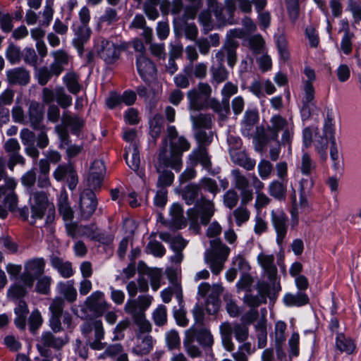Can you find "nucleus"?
Segmentation results:
<instances>
[{
  "instance_id": "obj_1",
  "label": "nucleus",
  "mask_w": 361,
  "mask_h": 361,
  "mask_svg": "<svg viewBox=\"0 0 361 361\" xmlns=\"http://www.w3.org/2000/svg\"><path fill=\"white\" fill-rule=\"evenodd\" d=\"M190 149V143L183 136H178L174 126L167 128V136L159 154V162L164 166H171L176 171L181 168V155Z\"/></svg>"
},
{
  "instance_id": "obj_2",
  "label": "nucleus",
  "mask_w": 361,
  "mask_h": 361,
  "mask_svg": "<svg viewBox=\"0 0 361 361\" xmlns=\"http://www.w3.org/2000/svg\"><path fill=\"white\" fill-rule=\"evenodd\" d=\"M334 123L332 118H326L323 127V135L315 137L314 145L318 153L322 159H326V150L328 147V142H331L330 158L331 168L336 175L341 176L344 171V163L342 155L338 152L334 136Z\"/></svg>"
},
{
  "instance_id": "obj_3",
  "label": "nucleus",
  "mask_w": 361,
  "mask_h": 361,
  "mask_svg": "<svg viewBox=\"0 0 361 361\" xmlns=\"http://www.w3.org/2000/svg\"><path fill=\"white\" fill-rule=\"evenodd\" d=\"M295 133V126L291 118H286L279 114L271 116L270 123L265 132V136L270 140L279 139L283 145H290Z\"/></svg>"
},
{
  "instance_id": "obj_4",
  "label": "nucleus",
  "mask_w": 361,
  "mask_h": 361,
  "mask_svg": "<svg viewBox=\"0 0 361 361\" xmlns=\"http://www.w3.org/2000/svg\"><path fill=\"white\" fill-rule=\"evenodd\" d=\"M94 47L101 59L107 63H113L119 58L121 51L128 48V44L126 42L98 38L95 41Z\"/></svg>"
},
{
  "instance_id": "obj_5",
  "label": "nucleus",
  "mask_w": 361,
  "mask_h": 361,
  "mask_svg": "<svg viewBox=\"0 0 361 361\" xmlns=\"http://www.w3.org/2000/svg\"><path fill=\"white\" fill-rule=\"evenodd\" d=\"M257 264L262 269L264 276L268 280L273 283V290L275 293H279L281 290V286L279 281H277V267L275 264V256L267 250H262L257 255Z\"/></svg>"
},
{
  "instance_id": "obj_6",
  "label": "nucleus",
  "mask_w": 361,
  "mask_h": 361,
  "mask_svg": "<svg viewBox=\"0 0 361 361\" xmlns=\"http://www.w3.org/2000/svg\"><path fill=\"white\" fill-rule=\"evenodd\" d=\"M214 204L212 201L204 198L196 202L195 206L188 210L189 220L194 225L200 220L202 224H207L214 214Z\"/></svg>"
},
{
  "instance_id": "obj_7",
  "label": "nucleus",
  "mask_w": 361,
  "mask_h": 361,
  "mask_svg": "<svg viewBox=\"0 0 361 361\" xmlns=\"http://www.w3.org/2000/svg\"><path fill=\"white\" fill-rule=\"evenodd\" d=\"M68 193L63 190L58 198V207L60 214L62 216L68 235H74L75 234V226L72 224L73 212L68 202Z\"/></svg>"
},
{
  "instance_id": "obj_8",
  "label": "nucleus",
  "mask_w": 361,
  "mask_h": 361,
  "mask_svg": "<svg viewBox=\"0 0 361 361\" xmlns=\"http://www.w3.org/2000/svg\"><path fill=\"white\" fill-rule=\"evenodd\" d=\"M44 268V261L42 258L35 259L25 264V270L21 276V280L27 287H32L35 276L42 274Z\"/></svg>"
},
{
  "instance_id": "obj_9",
  "label": "nucleus",
  "mask_w": 361,
  "mask_h": 361,
  "mask_svg": "<svg viewBox=\"0 0 361 361\" xmlns=\"http://www.w3.org/2000/svg\"><path fill=\"white\" fill-rule=\"evenodd\" d=\"M30 203L31 218L35 221L42 219L48 204L47 195L44 192H33L30 197Z\"/></svg>"
},
{
  "instance_id": "obj_10",
  "label": "nucleus",
  "mask_w": 361,
  "mask_h": 361,
  "mask_svg": "<svg viewBox=\"0 0 361 361\" xmlns=\"http://www.w3.org/2000/svg\"><path fill=\"white\" fill-rule=\"evenodd\" d=\"M271 222L276 232V242L279 245L282 244L283 238L287 233V216L280 209L271 211Z\"/></svg>"
},
{
  "instance_id": "obj_11",
  "label": "nucleus",
  "mask_w": 361,
  "mask_h": 361,
  "mask_svg": "<svg viewBox=\"0 0 361 361\" xmlns=\"http://www.w3.org/2000/svg\"><path fill=\"white\" fill-rule=\"evenodd\" d=\"M97 201L95 195L91 190H85L80 195V208L81 216L88 219L95 211Z\"/></svg>"
},
{
  "instance_id": "obj_12",
  "label": "nucleus",
  "mask_w": 361,
  "mask_h": 361,
  "mask_svg": "<svg viewBox=\"0 0 361 361\" xmlns=\"http://www.w3.org/2000/svg\"><path fill=\"white\" fill-rule=\"evenodd\" d=\"M125 159L128 166L135 171L141 178H143L145 173L140 169V154L135 144L131 143L126 148Z\"/></svg>"
},
{
  "instance_id": "obj_13",
  "label": "nucleus",
  "mask_w": 361,
  "mask_h": 361,
  "mask_svg": "<svg viewBox=\"0 0 361 361\" xmlns=\"http://www.w3.org/2000/svg\"><path fill=\"white\" fill-rule=\"evenodd\" d=\"M105 174L104 164L101 160L94 161L90 169L88 183L93 188L99 187Z\"/></svg>"
},
{
  "instance_id": "obj_14",
  "label": "nucleus",
  "mask_w": 361,
  "mask_h": 361,
  "mask_svg": "<svg viewBox=\"0 0 361 361\" xmlns=\"http://www.w3.org/2000/svg\"><path fill=\"white\" fill-rule=\"evenodd\" d=\"M255 148L257 151H262L264 147L268 145L270 147V158L273 161H276L279 158L281 152L280 146L282 145L279 139H276V140H270L264 135L262 137L255 139Z\"/></svg>"
},
{
  "instance_id": "obj_15",
  "label": "nucleus",
  "mask_w": 361,
  "mask_h": 361,
  "mask_svg": "<svg viewBox=\"0 0 361 361\" xmlns=\"http://www.w3.org/2000/svg\"><path fill=\"white\" fill-rule=\"evenodd\" d=\"M137 69L140 76L145 80H149L156 73L154 64L145 55L140 54L137 58Z\"/></svg>"
},
{
  "instance_id": "obj_16",
  "label": "nucleus",
  "mask_w": 361,
  "mask_h": 361,
  "mask_svg": "<svg viewBox=\"0 0 361 361\" xmlns=\"http://www.w3.org/2000/svg\"><path fill=\"white\" fill-rule=\"evenodd\" d=\"M63 300L60 298H55L49 307L51 312L50 318V326L54 331H59L61 329L60 318L62 315Z\"/></svg>"
},
{
  "instance_id": "obj_17",
  "label": "nucleus",
  "mask_w": 361,
  "mask_h": 361,
  "mask_svg": "<svg viewBox=\"0 0 361 361\" xmlns=\"http://www.w3.org/2000/svg\"><path fill=\"white\" fill-rule=\"evenodd\" d=\"M302 94L303 106L301 109V116L302 119H307L310 115V105L313 104L314 99V88L313 85L310 83L303 84Z\"/></svg>"
},
{
  "instance_id": "obj_18",
  "label": "nucleus",
  "mask_w": 361,
  "mask_h": 361,
  "mask_svg": "<svg viewBox=\"0 0 361 361\" xmlns=\"http://www.w3.org/2000/svg\"><path fill=\"white\" fill-rule=\"evenodd\" d=\"M152 338L146 334H139L136 338V345L133 348L134 353L140 355L149 353L152 349Z\"/></svg>"
},
{
  "instance_id": "obj_19",
  "label": "nucleus",
  "mask_w": 361,
  "mask_h": 361,
  "mask_svg": "<svg viewBox=\"0 0 361 361\" xmlns=\"http://www.w3.org/2000/svg\"><path fill=\"white\" fill-rule=\"evenodd\" d=\"M189 159L192 164L196 165L200 163L206 170L208 171L210 170V158L204 148L200 147L197 149L194 150L189 155Z\"/></svg>"
},
{
  "instance_id": "obj_20",
  "label": "nucleus",
  "mask_w": 361,
  "mask_h": 361,
  "mask_svg": "<svg viewBox=\"0 0 361 361\" xmlns=\"http://www.w3.org/2000/svg\"><path fill=\"white\" fill-rule=\"evenodd\" d=\"M7 80L9 83L25 85L29 82L30 75L27 71L18 68L6 71Z\"/></svg>"
},
{
  "instance_id": "obj_21",
  "label": "nucleus",
  "mask_w": 361,
  "mask_h": 361,
  "mask_svg": "<svg viewBox=\"0 0 361 361\" xmlns=\"http://www.w3.org/2000/svg\"><path fill=\"white\" fill-rule=\"evenodd\" d=\"M188 99L189 100V109L191 113L203 109L206 106L207 99L200 95L196 90H192L188 92Z\"/></svg>"
},
{
  "instance_id": "obj_22",
  "label": "nucleus",
  "mask_w": 361,
  "mask_h": 361,
  "mask_svg": "<svg viewBox=\"0 0 361 361\" xmlns=\"http://www.w3.org/2000/svg\"><path fill=\"white\" fill-rule=\"evenodd\" d=\"M58 293L69 301L73 302L77 298V290L74 288V282L72 280L66 282H60L56 287Z\"/></svg>"
},
{
  "instance_id": "obj_23",
  "label": "nucleus",
  "mask_w": 361,
  "mask_h": 361,
  "mask_svg": "<svg viewBox=\"0 0 361 361\" xmlns=\"http://www.w3.org/2000/svg\"><path fill=\"white\" fill-rule=\"evenodd\" d=\"M188 338L196 337L197 341L202 345L211 346L213 344V336L210 331L204 328H202L197 332H195L193 329H189L186 332Z\"/></svg>"
},
{
  "instance_id": "obj_24",
  "label": "nucleus",
  "mask_w": 361,
  "mask_h": 361,
  "mask_svg": "<svg viewBox=\"0 0 361 361\" xmlns=\"http://www.w3.org/2000/svg\"><path fill=\"white\" fill-rule=\"evenodd\" d=\"M230 154L234 163L238 164L247 170L253 169L256 164L255 160L248 157L246 153L243 151H231Z\"/></svg>"
},
{
  "instance_id": "obj_25",
  "label": "nucleus",
  "mask_w": 361,
  "mask_h": 361,
  "mask_svg": "<svg viewBox=\"0 0 361 361\" xmlns=\"http://www.w3.org/2000/svg\"><path fill=\"white\" fill-rule=\"evenodd\" d=\"M283 300L287 307H300L306 305L309 299L305 293L298 292L296 294L286 293L283 296Z\"/></svg>"
},
{
  "instance_id": "obj_26",
  "label": "nucleus",
  "mask_w": 361,
  "mask_h": 361,
  "mask_svg": "<svg viewBox=\"0 0 361 361\" xmlns=\"http://www.w3.org/2000/svg\"><path fill=\"white\" fill-rule=\"evenodd\" d=\"M171 221L173 226L180 229L186 226V220L183 217V209L179 204H173L170 209Z\"/></svg>"
},
{
  "instance_id": "obj_27",
  "label": "nucleus",
  "mask_w": 361,
  "mask_h": 361,
  "mask_svg": "<svg viewBox=\"0 0 361 361\" xmlns=\"http://www.w3.org/2000/svg\"><path fill=\"white\" fill-rule=\"evenodd\" d=\"M269 192L276 200H284L286 193V180L271 181L269 185Z\"/></svg>"
},
{
  "instance_id": "obj_28",
  "label": "nucleus",
  "mask_w": 361,
  "mask_h": 361,
  "mask_svg": "<svg viewBox=\"0 0 361 361\" xmlns=\"http://www.w3.org/2000/svg\"><path fill=\"white\" fill-rule=\"evenodd\" d=\"M16 317L15 319V324L18 329H24L26 324V318L28 314V308L26 303L20 300L18 306L14 310Z\"/></svg>"
},
{
  "instance_id": "obj_29",
  "label": "nucleus",
  "mask_w": 361,
  "mask_h": 361,
  "mask_svg": "<svg viewBox=\"0 0 361 361\" xmlns=\"http://www.w3.org/2000/svg\"><path fill=\"white\" fill-rule=\"evenodd\" d=\"M51 264L63 278H69L73 274L71 264L68 262H64L58 257H53Z\"/></svg>"
},
{
  "instance_id": "obj_30",
  "label": "nucleus",
  "mask_w": 361,
  "mask_h": 361,
  "mask_svg": "<svg viewBox=\"0 0 361 361\" xmlns=\"http://www.w3.org/2000/svg\"><path fill=\"white\" fill-rule=\"evenodd\" d=\"M104 295L101 291H95L92 293L86 300L87 306L95 311L97 312L100 308L106 305L104 299Z\"/></svg>"
},
{
  "instance_id": "obj_31",
  "label": "nucleus",
  "mask_w": 361,
  "mask_h": 361,
  "mask_svg": "<svg viewBox=\"0 0 361 361\" xmlns=\"http://www.w3.org/2000/svg\"><path fill=\"white\" fill-rule=\"evenodd\" d=\"M204 260L209 265L211 271L214 274H219L222 271L224 262L226 261L210 254V251L205 252Z\"/></svg>"
},
{
  "instance_id": "obj_32",
  "label": "nucleus",
  "mask_w": 361,
  "mask_h": 361,
  "mask_svg": "<svg viewBox=\"0 0 361 361\" xmlns=\"http://www.w3.org/2000/svg\"><path fill=\"white\" fill-rule=\"evenodd\" d=\"M258 120V114L256 111L251 110L245 112L243 121L242 131L243 135L248 136L250 131L253 128L254 125Z\"/></svg>"
},
{
  "instance_id": "obj_33",
  "label": "nucleus",
  "mask_w": 361,
  "mask_h": 361,
  "mask_svg": "<svg viewBox=\"0 0 361 361\" xmlns=\"http://www.w3.org/2000/svg\"><path fill=\"white\" fill-rule=\"evenodd\" d=\"M336 344L338 349L347 354H351L355 350V344L353 341L343 334H338L337 336Z\"/></svg>"
},
{
  "instance_id": "obj_34",
  "label": "nucleus",
  "mask_w": 361,
  "mask_h": 361,
  "mask_svg": "<svg viewBox=\"0 0 361 361\" xmlns=\"http://www.w3.org/2000/svg\"><path fill=\"white\" fill-rule=\"evenodd\" d=\"M78 80V75L74 73H68L63 78V82L66 85L67 89L73 94H78L80 90L81 86Z\"/></svg>"
},
{
  "instance_id": "obj_35",
  "label": "nucleus",
  "mask_w": 361,
  "mask_h": 361,
  "mask_svg": "<svg viewBox=\"0 0 361 361\" xmlns=\"http://www.w3.org/2000/svg\"><path fill=\"white\" fill-rule=\"evenodd\" d=\"M210 244L212 247V252H210V254L226 260L230 253V248L222 244L218 239L212 240Z\"/></svg>"
},
{
  "instance_id": "obj_36",
  "label": "nucleus",
  "mask_w": 361,
  "mask_h": 361,
  "mask_svg": "<svg viewBox=\"0 0 361 361\" xmlns=\"http://www.w3.org/2000/svg\"><path fill=\"white\" fill-rule=\"evenodd\" d=\"M54 0H46L43 11L39 13L42 19L39 23L42 25L48 26L53 19Z\"/></svg>"
},
{
  "instance_id": "obj_37",
  "label": "nucleus",
  "mask_w": 361,
  "mask_h": 361,
  "mask_svg": "<svg viewBox=\"0 0 361 361\" xmlns=\"http://www.w3.org/2000/svg\"><path fill=\"white\" fill-rule=\"evenodd\" d=\"M41 341L45 346L55 348H61L67 342L66 338L55 337L49 332H46L42 335Z\"/></svg>"
},
{
  "instance_id": "obj_38",
  "label": "nucleus",
  "mask_w": 361,
  "mask_h": 361,
  "mask_svg": "<svg viewBox=\"0 0 361 361\" xmlns=\"http://www.w3.org/2000/svg\"><path fill=\"white\" fill-rule=\"evenodd\" d=\"M222 292V287L219 285H214L212 287L209 283H202L198 287V294L202 297L219 296Z\"/></svg>"
},
{
  "instance_id": "obj_39",
  "label": "nucleus",
  "mask_w": 361,
  "mask_h": 361,
  "mask_svg": "<svg viewBox=\"0 0 361 361\" xmlns=\"http://www.w3.org/2000/svg\"><path fill=\"white\" fill-rule=\"evenodd\" d=\"M90 29L88 26H81L75 32V37L73 39L75 46L80 50L85 42H86L90 37Z\"/></svg>"
},
{
  "instance_id": "obj_40",
  "label": "nucleus",
  "mask_w": 361,
  "mask_h": 361,
  "mask_svg": "<svg viewBox=\"0 0 361 361\" xmlns=\"http://www.w3.org/2000/svg\"><path fill=\"white\" fill-rule=\"evenodd\" d=\"M164 118L161 116L157 114L149 121V134L154 139H157L164 127Z\"/></svg>"
},
{
  "instance_id": "obj_41",
  "label": "nucleus",
  "mask_w": 361,
  "mask_h": 361,
  "mask_svg": "<svg viewBox=\"0 0 361 361\" xmlns=\"http://www.w3.org/2000/svg\"><path fill=\"white\" fill-rule=\"evenodd\" d=\"M255 351L250 343H244L240 345L237 352L233 353V357L235 361H247V355H251Z\"/></svg>"
},
{
  "instance_id": "obj_42",
  "label": "nucleus",
  "mask_w": 361,
  "mask_h": 361,
  "mask_svg": "<svg viewBox=\"0 0 361 361\" xmlns=\"http://www.w3.org/2000/svg\"><path fill=\"white\" fill-rule=\"evenodd\" d=\"M190 119L193 126L199 128H208L212 123V117L207 114L195 115V113H191Z\"/></svg>"
},
{
  "instance_id": "obj_43",
  "label": "nucleus",
  "mask_w": 361,
  "mask_h": 361,
  "mask_svg": "<svg viewBox=\"0 0 361 361\" xmlns=\"http://www.w3.org/2000/svg\"><path fill=\"white\" fill-rule=\"evenodd\" d=\"M286 329V324L282 321H278L275 324V343L276 348L278 352L280 351L281 345L285 341V331Z\"/></svg>"
},
{
  "instance_id": "obj_44",
  "label": "nucleus",
  "mask_w": 361,
  "mask_h": 361,
  "mask_svg": "<svg viewBox=\"0 0 361 361\" xmlns=\"http://www.w3.org/2000/svg\"><path fill=\"white\" fill-rule=\"evenodd\" d=\"M175 293L176 296L180 303L182 302V290L178 285H176L173 288H167L161 292V297L164 302L169 303L172 298L173 294Z\"/></svg>"
},
{
  "instance_id": "obj_45",
  "label": "nucleus",
  "mask_w": 361,
  "mask_h": 361,
  "mask_svg": "<svg viewBox=\"0 0 361 361\" xmlns=\"http://www.w3.org/2000/svg\"><path fill=\"white\" fill-rule=\"evenodd\" d=\"M56 100L62 108H67L72 104V98L67 94L62 87L56 88Z\"/></svg>"
},
{
  "instance_id": "obj_46",
  "label": "nucleus",
  "mask_w": 361,
  "mask_h": 361,
  "mask_svg": "<svg viewBox=\"0 0 361 361\" xmlns=\"http://www.w3.org/2000/svg\"><path fill=\"white\" fill-rule=\"evenodd\" d=\"M124 310L126 312L130 314L133 319H137L140 315H143L144 314L141 313V311L139 308L138 300L136 301L133 299L128 300L127 302L125 305Z\"/></svg>"
},
{
  "instance_id": "obj_47",
  "label": "nucleus",
  "mask_w": 361,
  "mask_h": 361,
  "mask_svg": "<svg viewBox=\"0 0 361 361\" xmlns=\"http://www.w3.org/2000/svg\"><path fill=\"white\" fill-rule=\"evenodd\" d=\"M199 188L195 185H188L183 192V198L187 204H192L198 196Z\"/></svg>"
},
{
  "instance_id": "obj_48",
  "label": "nucleus",
  "mask_w": 361,
  "mask_h": 361,
  "mask_svg": "<svg viewBox=\"0 0 361 361\" xmlns=\"http://www.w3.org/2000/svg\"><path fill=\"white\" fill-rule=\"evenodd\" d=\"M232 176L234 178L235 186L237 189L243 190L248 188L249 181L238 170H233Z\"/></svg>"
},
{
  "instance_id": "obj_49",
  "label": "nucleus",
  "mask_w": 361,
  "mask_h": 361,
  "mask_svg": "<svg viewBox=\"0 0 361 361\" xmlns=\"http://www.w3.org/2000/svg\"><path fill=\"white\" fill-rule=\"evenodd\" d=\"M6 56L11 64L17 63L20 59V49L13 44H11L6 49Z\"/></svg>"
},
{
  "instance_id": "obj_50",
  "label": "nucleus",
  "mask_w": 361,
  "mask_h": 361,
  "mask_svg": "<svg viewBox=\"0 0 361 361\" xmlns=\"http://www.w3.org/2000/svg\"><path fill=\"white\" fill-rule=\"evenodd\" d=\"M167 319L166 308L164 305H160L153 312V319L158 326L164 325Z\"/></svg>"
},
{
  "instance_id": "obj_51",
  "label": "nucleus",
  "mask_w": 361,
  "mask_h": 361,
  "mask_svg": "<svg viewBox=\"0 0 361 361\" xmlns=\"http://www.w3.org/2000/svg\"><path fill=\"white\" fill-rule=\"evenodd\" d=\"M258 173L262 179H267L269 178L272 172V164L267 160H261L257 166Z\"/></svg>"
},
{
  "instance_id": "obj_52",
  "label": "nucleus",
  "mask_w": 361,
  "mask_h": 361,
  "mask_svg": "<svg viewBox=\"0 0 361 361\" xmlns=\"http://www.w3.org/2000/svg\"><path fill=\"white\" fill-rule=\"evenodd\" d=\"M233 264L243 274H248L251 269L249 262L242 255H237L233 259Z\"/></svg>"
},
{
  "instance_id": "obj_53",
  "label": "nucleus",
  "mask_w": 361,
  "mask_h": 361,
  "mask_svg": "<svg viewBox=\"0 0 361 361\" xmlns=\"http://www.w3.org/2000/svg\"><path fill=\"white\" fill-rule=\"evenodd\" d=\"M23 285L16 284L12 286L8 291V295L11 299H17L18 298L23 297L27 291V288H28L25 283L20 279Z\"/></svg>"
},
{
  "instance_id": "obj_54",
  "label": "nucleus",
  "mask_w": 361,
  "mask_h": 361,
  "mask_svg": "<svg viewBox=\"0 0 361 361\" xmlns=\"http://www.w3.org/2000/svg\"><path fill=\"white\" fill-rule=\"evenodd\" d=\"M233 216L238 226H241L250 219V212L245 207H238L233 211Z\"/></svg>"
},
{
  "instance_id": "obj_55",
  "label": "nucleus",
  "mask_w": 361,
  "mask_h": 361,
  "mask_svg": "<svg viewBox=\"0 0 361 361\" xmlns=\"http://www.w3.org/2000/svg\"><path fill=\"white\" fill-rule=\"evenodd\" d=\"M42 318L39 310L32 311L29 318V326L31 331H36L42 324Z\"/></svg>"
},
{
  "instance_id": "obj_56",
  "label": "nucleus",
  "mask_w": 361,
  "mask_h": 361,
  "mask_svg": "<svg viewBox=\"0 0 361 361\" xmlns=\"http://www.w3.org/2000/svg\"><path fill=\"white\" fill-rule=\"evenodd\" d=\"M53 74L47 67L39 68L36 71V77L41 85H45L50 80Z\"/></svg>"
},
{
  "instance_id": "obj_57",
  "label": "nucleus",
  "mask_w": 361,
  "mask_h": 361,
  "mask_svg": "<svg viewBox=\"0 0 361 361\" xmlns=\"http://www.w3.org/2000/svg\"><path fill=\"white\" fill-rule=\"evenodd\" d=\"M300 336L298 333H293L288 340L289 351L291 356H298L299 354Z\"/></svg>"
},
{
  "instance_id": "obj_58",
  "label": "nucleus",
  "mask_w": 361,
  "mask_h": 361,
  "mask_svg": "<svg viewBox=\"0 0 361 361\" xmlns=\"http://www.w3.org/2000/svg\"><path fill=\"white\" fill-rule=\"evenodd\" d=\"M315 164L307 154H303L302 157L301 172L303 175H309L314 169Z\"/></svg>"
},
{
  "instance_id": "obj_59",
  "label": "nucleus",
  "mask_w": 361,
  "mask_h": 361,
  "mask_svg": "<svg viewBox=\"0 0 361 361\" xmlns=\"http://www.w3.org/2000/svg\"><path fill=\"white\" fill-rule=\"evenodd\" d=\"M238 85L231 82H226L221 90L223 99L228 102L229 98L238 92Z\"/></svg>"
},
{
  "instance_id": "obj_60",
  "label": "nucleus",
  "mask_w": 361,
  "mask_h": 361,
  "mask_svg": "<svg viewBox=\"0 0 361 361\" xmlns=\"http://www.w3.org/2000/svg\"><path fill=\"white\" fill-rule=\"evenodd\" d=\"M166 341L169 349L172 350L180 345V338L176 331H170L166 334Z\"/></svg>"
},
{
  "instance_id": "obj_61",
  "label": "nucleus",
  "mask_w": 361,
  "mask_h": 361,
  "mask_svg": "<svg viewBox=\"0 0 361 361\" xmlns=\"http://www.w3.org/2000/svg\"><path fill=\"white\" fill-rule=\"evenodd\" d=\"M72 224L75 226V234L74 235H71L72 237H75L77 233H79L82 235L86 236L87 238L94 239L97 237L95 231H94V226H80L77 227V226L72 222Z\"/></svg>"
},
{
  "instance_id": "obj_62",
  "label": "nucleus",
  "mask_w": 361,
  "mask_h": 361,
  "mask_svg": "<svg viewBox=\"0 0 361 361\" xmlns=\"http://www.w3.org/2000/svg\"><path fill=\"white\" fill-rule=\"evenodd\" d=\"M238 201V195L237 192L233 190L227 191L224 196V203L229 209L234 207L237 204Z\"/></svg>"
},
{
  "instance_id": "obj_63",
  "label": "nucleus",
  "mask_w": 361,
  "mask_h": 361,
  "mask_svg": "<svg viewBox=\"0 0 361 361\" xmlns=\"http://www.w3.org/2000/svg\"><path fill=\"white\" fill-rule=\"evenodd\" d=\"M267 311L265 308L260 310V316H259L255 321V329L257 332L267 331Z\"/></svg>"
},
{
  "instance_id": "obj_64",
  "label": "nucleus",
  "mask_w": 361,
  "mask_h": 361,
  "mask_svg": "<svg viewBox=\"0 0 361 361\" xmlns=\"http://www.w3.org/2000/svg\"><path fill=\"white\" fill-rule=\"evenodd\" d=\"M150 253L156 257H162L166 252L164 246L157 241H151L147 245Z\"/></svg>"
}]
</instances>
